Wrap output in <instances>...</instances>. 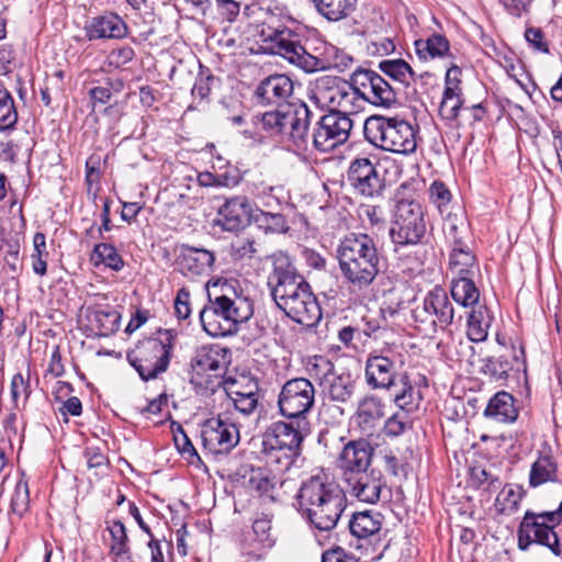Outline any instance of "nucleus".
<instances>
[{
  "instance_id": "nucleus-1",
  "label": "nucleus",
  "mask_w": 562,
  "mask_h": 562,
  "mask_svg": "<svg viewBox=\"0 0 562 562\" xmlns=\"http://www.w3.org/2000/svg\"><path fill=\"white\" fill-rule=\"evenodd\" d=\"M336 256L342 277L358 291L368 289L381 272L382 258L367 234L350 233L340 240Z\"/></svg>"
},
{
  "instance_id": "nucleus-2",
  "label": "nucleus",
  "mask_w": 562,
  "mask_h": 562,
  "mask_svg": "<svg viewBox=\"0 0 562 562\" xmlns=\"http://www.w3.org/2000/svg\"><path fill=\"white\" fill-rule=\"evenodd\" d=\"M256 32L266 52L283 57L305 72H315L327 68V61L310 54L301 44L300 34L282 20L272 15L258 25Z\"/></svg>"
},
{
  "instance_id": "nucleus-3",
  "label": "nucleus",
  "mask_w": 562,
  "mask_h": 562,
  "mask_svg": "<svg viewBox=\"0 0 562 562\" xmlns=\"http://www.w3.org/2000/svg\"><path fill=\"white\" fill-rule=\"evenodd\" d=\"M222 285L221 294L209 292V303L201 310L199 318L204 331L211 337L235 335L239 325L250 319L254 314L252 301L246 296L234 297L225 293Z\"/></svg>"
},
{
  "instance_id": "nucleus-4",
  "label": "nucleus",
  "mask_w": 562,
  "mask_h": 562,
  "mask_svg": "<svg viewBox=\"0 0 562 562\" xmlns=\"http://www.w3.org/2000/svg\"><path fill=\"white\" fill-rule=\"evenodd\" d=\"M417 130L397 116L373 114L363 123V135L375 148L396 154H413L417 147Z\"/></svg>"
},
{
  "instance_id": "nucleus-5",
  "label": "nucleus",
  "mask_w": 562,
  "mask_h": 562,
  "mask_svg": "<svg viewBox=\"0 0 562 562\" xmlns=\"http://www.w3.org/2000/svg\"><path fill=\"white\" fill-rule=\"evenodd\" d=\"M562 520L555 510L536 513L526 510L517 529V546L521 551H528L532 544L548 548L555 557L562 554L560 538L555 528Z\"/></svg>"
},
{
  "instance_id": "nucleus-6",
  "label": "nucleus",
  "mask_w": 562,
  "mask_h": 562,
  "mask_svg": "<svg viewBox=\"0 0 562 562\" xmlns=\"http://www.w3.org/2000/svg\"><path fill=\"white\" fill-rule=\"evenodd\" d=\"M172 347L171 331L160 330L159 337L140 341L134 350L127 353V360L143 381H149L167 371Z\"/></svg>"
},
{
  "instance_id": "nucleus-7",
  "label": "nucleus",
  "mask_w": 562,
  "mask_h": 562,
  "mask_svg": "<svg viewBox=\"0 0 562 562\" xmlns=\"http://www.w3.org/2000/svg\"><path fill=\"white\" fill-rule=\"evenodd\" d=\"M426 221L422 205L414 200L397 202L389 235L394 250L416 246L426 236Z\"/></svg>"
},
{
  "instance_id": "nucleus-8",
  "label": "nucleus",
  "mask_w": 562,
  "mask_h": 562,
  "mask_svg": "<svg viewBox=\"0 0 562 562\" xmlns=\"http://www.w3.org/2000/svg\"><path fill=\"white\" fill-rule=\"evenodd\" d=\"M318 102L326 104L329 112H340L350 117L362 108L360 98L352 85V75L349 80L336 76H324L316 81L314 94Z\"/></svg>"
},
{
  "instance_id": "nucleus-9",
  "label": "nucleus",
  "mask_w": 562,
  "mask_h": 562,
  "mask_svg": "<svg viewBox=\"0 0 562 562\" xmlns=\"http://www.w3.org/2000/svg\"><path fill=\"white\" fill-rule=\"evenodd\" d=\"M285 294L273 300L278 308L303 326L313 327L318 324L322 308L307 281Z\"/></svg>"
},
{
  "instance_id": "nucleus-10",
  "label": "nucleus",
  "mask_w": 562,
  "mask_h": 562,
  "mask_svg": "<svg viewBox=\"0 0 562 562\" xmlns=\"http://www.w3.org/2000/svg\"><path fill=\"white\" fill-rule=\"evenodd\" d=\"M311 374L318 380L323 393L333 402L347 403L356 390V381L349 372L338 373L334 363L323 357H314Z\"/></svg>"
},
{
  "instance_id": "nucleus-11",
  "label": "nucleus",
  "mask_w": 562,
  "mask_h": 562,
  "mask_svg": "<svg viewBox=\"0 0 562 562\" xmlns=\"http://www.w3.org/2000/svg\"><path fill=\"white\" fill-rule=\"evenodd\" d=\"M314 403V385L305 378L286 381L278 397L279 411L288 419L307 420L306 415L313 408Z\"/></svg>"
},
{
  "instance_id": "nucleus-12",
  "label": "nucleus",
  "mask_w": 562,
  "mask_h": 562,
  "mask_svg": "<svg viewBox=\"0 0 562 562\" xmlns=\"http://www.w3.org/2000/svg\"><path fill=\"white\" fill-rule=\"evenodd\" d=\"M390 349L373 350L366 359L364 378L372 390L391 391L397 386V378L404 361Z\"/></svg>"
},
{
  "instance_id": "nucleus-13",
  "label": "nucleus",
  "mask_w": 562,
  "mask_h": 562,
  "mask_svg": "<svg viewBox=\"0 0 562 562\" xmlns=\"http://www.w3.org/2000/svg\"><path fill=\"white\" fill-rule=\"evenodd\" d=\"M351 75L361 108L366 102L385 109L396 104L395 89L376 71L358 67Z\"/></svg>"
},
{
  "instance_id": "nucleus-14",
  "label": "nucleus",
  "mask_w": 562,
  "mask_h": 562,
  "mask_svg": "<svg viewBox=\"0 0 562 562\" xmlns=\"http://www.w3.org/2000/svg\"><path fill=\"white\" fill-rule=\"evenodd\" d=\"M352 125V120L340 112L324 114L313 130V147L322 153L334 150L348 140Z\"/></svg>"
},
{
  "instance_id": "nucleus-15",
  "label": "nucleus",
  "mask_w": 562,
  "mask_h": 562,
  "mask_svg": "<svg viewBox=\"0 0 562 562\" xmlns=\"http://www.w3.org/2000/svg\"><path fill=\"white\" fill-rule=\"evenodd\" d=\"M347 179L353 190L366 198H380L385 189L381 166L367 157H358L350 162Z\"/></svg>"
},
{
  "instance_id": "nucleus-16",
  "label": "nucleus",
  "mask_w": 562,
  "mask_h": 562,
  "mask_svg": "<svg viewBox=\"0 0 562 562\" xmlns=\"http://www.w3.org/2000/svg\"><path fill=\"white\" fill-rule=\"evenodd\" d=\"M218 352L211 347L199 348L190 361V383L198 389L210 390L212 393L221 385V361Z\"/></svg>"
},
{
  "instance_id": "nucleus-17",
  "label": "nucleus",
  "mask_w": 562,
  "mask_h": 562,
  "mask_svg": "<svg viewBox=\"0 0 562 562\" xmlns=\"http://www.w3.org/2000/svg\"><path fill=\"white\" fill-rule=\"evenodd\" d=\"M345 495L342 488L334 481L321 475H313L304 481L297 493L300 510L306 516L327 502Z\"/></svg>"
},
{
  "instance_id": "nucleus-18",
  "label": "nucleus",
  "mask_w": 562,
  "mask_h": 562,
  "mask_svg": "<svg viewBox=\"0 0 562 562\" xmlns=\"http://www.w3.org/2000/svg\"><path fill=\"white\" fill-rule=\"evenodd\" d=\"M201 440L203 448L213 454L228 453L239 442V430L221 416L212 417L202 426Z\"/></svg>"
},
{
  "instance_id": "nucleus-19",
  "label": "nucleus",
  "mask_w": 562,
  "mask_h": 562,
  "mask_svg": "<svg viewBox=\"0 0 562 562\" xmlns=\"http://www.w3.org/2000/svg\"><path fill=\"white\" fill-rule=\"evenodd\" d=\"M305 278L297 271L291 258L280 251L272 256V270L268 277V286L273 300L305 283Z\"/></svg>"
},
{
  "instance_id": "nucleus-20",
  "label": "nucleus",
  "mask_w": 562,
  "mask_h": 562,
  "mask_svg": "<svg viewBox=\"0 0 562 562\" xmlns=\"http://www.w3.org/2000/svg\"><path fill=\"white\" fill-rule=\"evenodd\" d=\"M310 430L307 420L289 419L271 423L262 434V439L272 441L285 450L302 448L303 441Z\"/></svg>"
},
{
  "instance_id": "nucleus-21",
  "label": "nucleus",
  "mask_w": 562,
  "mask_h": 562,
  "mask_svg": "<svg viewBox=\"0 0 562 562\" xmlns=\"http://www.w3.org/2000/svg\"><path fill=\"white\" fill-rule=\"evenodd\" d=\"M293 81L284 74H274L262 79L255 90V98L259 105H274L284 108L289 102V98L293 94Z\"/></svg>"
},
{
  "instance_id": "nucleus-22",
  "label": "nucleus",
  "mask_w": 562,
  "mask_h": 562,
  "mask_svg": "<svg viewBox=\"0 0 562 562\" xmlns=\"http://www.w3.org/2000/svg\"><path fill=\"white\" fill-rule=\"evenodd\" d=\"M482 373L488 375L495 382L504 383L508 380L512 371L525 374L527 372L525 350L520 345L512 346L510 350L496 357H487L484 359V364L481 369Z\"/></svg>"
},
{
  "instance_id": "nucleus-23",
  "label": "nucleus",
  "mask_w": 562,
  "mask_h": 562,
  "mask_svg": "<svg viewBox=\"0 0 562 562\" xmlns=\"http://www.w3.org/2000/svg\"><path fill=\"white\" fill-rule=\"evenodd\" d=\"M252 217V207L247 196L236 195L226 199L218 209L215 223L226 232H237L246 227Z\"/></svg>"
},
{
  "instance_id": "nucleus-24",
  "label": "nucleus",
  "mask_w": 562,
  "mask_h": 562,
  "mask_svg": "<svg viewBox=\"0 0 562 562\" xmlns=\"http://www.w3.org/2000/svg\"><path fill=\"white\" fill-rule=\"evenodd\" d=\"M373 453L374 448L364 439L351 440L345 445L338 458V467L342 471V479L369 470Z\"/></svg>"
},
{
  "instance_id": "nucleus-25",
  "label": "nucleus",
  "mask_w": 562,
  "mask_h": 562,
  "mask_svg": "<svg viewBox=\"0 0 562 562\" xmlns=\"http://www.w3.org/2000/svg\"><path fill=\"white\" fill-rule=\"evenodd\" d=\"M344 481L355 497L369 504L378 503L382 488L386 486L383 474L378 469L356 473Z\"/></svg>"
},
{
  "instance_id": "nucleus-26",
  "label": "nucleus",
  "mask_w": 562,
  "mask_h": 562,
  "mask_svg": "<svg viewBox=\"0 0 562 562\" xmlns=\"http://www.w3.org/2000/svg\"><path fill=\"white\" fill-rule=\"evenodd\" d=\"M178 251L177 265L183 276L196 277L212 271L215 261L213 251L188 244H181Z\"/></svg>"
},
{
  "instance_id": "nucleus-27",
  "label": "nucleus",
  "mask_w": 562,
  "mask_h": 562,
  "mask_svg": "<svg viewBox=\"0 0 562 562\" xmlns=\"http://www.w3.org/2000/svg\"><path fill=\"white\" fill-rule=\"evenodd\" d=\"M312 115V111L304 102L299 101L292 104L288 132L284 135L301 150H307L312 142V135L310 136L308 133Z\"/></svg>"
},
{
  "instance_id": "nucleus-28",
  "label": "nucleus",
  "mask_w": 562,
  "mask_h": 562,
  "mask_svg": "<svg viewBox=\"0 0 562 562\" xmlns=\"http://www.w3.org/2000/svg\"><path fill=\"white\" fill-rule=\"evenodd\" d=\"M127 25L116 13H105L94 16L86 26L87 37L92 40L100 38H124L127 35Z\"/></svg>"
},
{
  "instance_id": "nucleus-29",
  "label": "nucleus",
  "mask_w": 562,
  "mask_h": 562,
  "mask_svg": "<svg viewBox=\"0 0 562 562\" xmlns=\"http://www.w3.org/2000/svg\"><path fill=\"white\" fill-rule=\"evenodd\" d=\"M347 506L346 495L337 497L322 505L319 508L308 513L307 521L319 531L333 530L340 520Z\"/></svg>"
},
{
  "instance_id": "nucleus-30",
  "label": "nucleus",
  "mask_w": 562,
  "mask_h": 562,
  "mask_svg": "<svg viewBox=\"0 0 562 562\" xmlns=\"http://www.w3.org/2000/svg\"><path fill=\"white\" fill-rule=\"evenodd\" d=\"M449 270L452 278L480 276L477 258L464 240H457L456 246H452Z\"/></svg>"
},
{
  "instance_id": "nucleus-31",
  "label": "nucleus",
  "mask_w": 562,
  "mask_h": 562,
  "mask_svg": "<svg viewBox=\"0 0 562 562\" xmlns=\"http://www.w3.org/2000/svg\"><path fill=\"white\" fill-rule=\"evenodd\" d=\"M428 308L431 310L432 319L436 321L437 330H446L454 318L453 304L450 301L447 291L441 286H435L427 294Z\"/></svg>"
},
{
  "instance_id": "nucleus-32",
  "label": "nucleus",
  "mask_w": 562,
  "mask_h": 562,
  "mask_svg": "<svg viewBox=\"0 0 562 562\" xmlns=\"http://www.w3.org/2000/svg\"><path fill=\"white\" fill-rule=\"evenodd\" d=\"M484 416L498 423H514L518 417L514 396L505 391L497 392L488 401Z\"/></svg>"
},
{
  "instance_id": "nucleus-33",
  "label": "nucleus",
  "mask_w": 562,
  "mask_h": 562,
  "mask_svg": "<svg viewBox=\"0 0 562 562\" xmlns=\"http://www.w3.org/2000/svg\"><path fill=\"white\" fill-rule=\"evenodd\" d=\"M357 424L363 431L372 430L384 416V404L375 395H368L358 403Z\"/></svg>"
},
{
  "instance_id": "nucleus-34",
  "label": "nucleus",
  "mask_w": 562,
  "mask_h": 562,
  "mask_svg": "<svg viewBox=\"0 0 562 562\" xmlns=\"http://www.w3.org/2000/svg\"><path fill=\"white\" fill-rule=\"evenodd\" d=\"M261 446V453L266 462L276 465L280 472L289 471L302 454V448L285 450L283 447H278L274 442L265 439H262Z\"/></svg>"
},
{
  "instance_id": "nucleus-35",
  "label": "nucleus",
  "mask_w": 562,
  "mask_h": 562,
  "mask_svg": "<svg viewBox=\"0 0 562 562\" xmlns=\"http://www.w3.org/2000/svg\"><path fill=\"white\" fill-rule=\"evenodd\" d=\"M382 515L371 510L353 513L348 520L350 533L358 539H367L381 530Z\"/></svg>"
},
{
  "instance_id": "nucleus-36",
  "label": "nucleus",
  "mask_w": 562,
  "mask_h": 562,
  "mask_svg": "<svg viewBox=\"0 0 562 562\" xmlns=\"http://www.w3.org/2000/svg\"><path fill=\"white\" fill-rule=\"evenodd\" d=\"M558 481V463L553 456L541 453L537 460L531 464L529 473V485L538 487L546 483H554Z\"/></svg>"
},
{
  "instance_id": "nucleus-37",
  "label": "nucleus",
  "mask_w": 562,
  "mask_h": 562,
  "mask_svg": "<svg viewBox=\"0 0 562 562\" xmlns=\"http://www.w3.org/2000/svg\"><path fill=\"white\" fill-rule=\"evenodd\" d=\"M414 46L420 60L450 56V43L445 35L439 33H434L426 40H416Z\"/></svg>"
},
{
  "instance_id": "nucleus-38",
  "label": "nucleus",
  "mask_w": 562,
  "mask_h": 562,
  "mask_svg": "<svg viewBox=\"0 0 562 562\" xmlns=\"http://www.w3.org/2000/svg\"><path fill=\"white\" fill-rule=\"evenodd\" d=\"M292 104L284 108H277L274 111L265 112L256 119L261 123L262 128L270 136L284 135L288 132V123L291 115Z\"/></svg>"
},
{
  "instance_id": "nucleus-39",
  "label": "nucleus",
  "mask_w": 562,
  "mask_h": 562,
  "mask_svg": "<svg viewBox=\"0 0 562 562\" xmlns=\"http://www.w3.org/2000/svg\"><path fill=\"white\" fill-rule=\"evenodd\" d=\"M492 316L484 305L473 308L468 317V338L473 342H481L487 338Z\"/></svg>"
},
{
  "instance_id": "nucleus-40",
  "label": "nucleus",
  "mask_w": 562,
  "mask_h": 562,
  "mask_svg": "<svg viewBox=\"0 0 562 562\" xmlns=\"http://www.w3.org/2000/svg\"><path fill=\"white\" fill-rule=\"evenodd\" d=\"M450 292L453 300L464 307L477 304L480 299V291L475 285L474 277L452 278Z\"/></svg>"
},
{
  "instance_id": "nucleus-41",
  "label": "nucleus",
  "mask_w": 562,
  "mask_h": 562,
  "mask_svg": "<svg viewBox=\"0 0 562 562\" xmlns=\"http://www.w3.org/2000/svg\"><path fill=\"white\" fill-rule=\"evenodd\" d=\"M319 14L328 21H339L356 10L357 0H313Z\"/></svg>"
},
{
  "instance_id": "nucleus-42",
  "label": "nucleus",
  "mask_w": 562,
  "mask_h": 562,
  "mask_svg": "<svg viewBox=\"0 0 562 562\" xmlns=\"http://www.w3.org/2000/svg\"><path fill=\"white\" fill-rule=\"evenodd\" d=\"M121 314L115 307L97 308L92 312L90 322L97 328V335L108 337L116 333L120 328Z\"/></svg>"
},
{
  "instance_id": "nucleus-43",
  "label": "nucleus",
  "mask_w": 562,
  "mask_h": 562,
  "mask_svg": "<svg viewBox=\"0 0 562 562\" xmlns=\"http://www.w3.org/2000/svg\"><path fill=\"white\" fill-rule=\"evenodd\" d=\"M90 260L95 267L104 265L114 271H120L124 267V260L117 252L116 248L108 243L97 244L93 248Z\"/></svg>"
},
{
  "instance_id": "nucleus-44",
  "label": "nucleus",
  "mask_w": 562,
  "mask_h": 562,
  "mask_svg": "<svg viewBox=\"0 0 562 562\" xmlns=\"http://www.w3.org/2000/svg\"><path fill=\"white\" fill-rule=\"evenodd\" d=\"M379 69L391 79L408 85V79L415 80L416 72L404 59H385L379 63Z\"/></svg>"
},
{
  "instance_id": "nucleus-45",
  "label": "nucleus",
  "mask_w": 562,
  "mask_h": 562,
  "mask_svg": "<svg viewBox=\"0 0 562 562\" xmlns=\"http://www.w3.org/2000/svg\"><path fill=\"white\" fill-rule=\"evenodd\" d=\"M251 220L266 233L281 234L290 229L285 216L281 213L257 210L256 213L252 214Z\"/></svg>"
},
{
  "instance_id": "nucleus-46",
  "label": "nucleus",
  "mask_w": 562,
  "mask_h": 562,
  "mask_svg": "<svg viewBox=\"0 0 562 562\" xmlns=\"http://www.w3.org/2000/svg\"><path fill=\"white\" fill-rule=\"evenodd\" d=\"M18 119L19 115L12 94L7 89H0V132H12Z\"/></svg>"
},
{
  "instance_id": "nucleus-47",
  "label": "nucleus",
  "mask_w": 562,
  "mask_h": 562,
  "mask_svg": "<svg viewBox=\"0 0 562 562\" xmlns=\"http://www.w3.org/2000/svg\"><path fill=\"white\" fill-rule=\"evenodd\" d=\"M106 529L111 536L110 553L115 558L128 553L130 538L125 525L121 520H112Z\"/></svg>"
},
{
  "instance_id": "nucleus-48",
  "label": "nucleus",
  "mask_w": 562,
  "mask_h": 562,
  "mask_svg": "<svg viewBox=\"0 0 562 562\" xmlns=\"http://www.w3.org/2000/svg\"><path fill=\"white\" fill-rule=\"evenodd\" d=\"M464 102L463 92H442L439 105L440 117L448 122L456 121L460 111L464 109Z\"/></svg>"
},
{
  "instance_id": "nucleus-49",
  "label": "nucleus",
  "mask_w": 562,
  "mask_h": 562,
  "mask_svg": "<svg viewBox=\"0 0 562 562\" xmlns=\"http://www.w3.org/2000/svg\"><path fill=\"white\" fill-rule=\"evenodd\" d=\"M522 493L513 486L504 487L495 501V509L498 514L510 516L519 509Z\"/></svg>"
},
{
  "instance_id": "nucleus-50",
  "label": "nucleus",
  "mask_w": 562,
  "mask_h": 562,
  "mask_svg": "<svg viewBox=\"0 0 562 562\" xmlns=\"http://www.w3.org/2000/svg\"><path fill=\"white\" fill-rule=\"evenodd\" d=\"M393 401L401 408L405 409L415 402L416 391L412 385L407 372H402L397 378V386L392 390Z\"/></svg>"
},
{
  "instance_id": "nucleus-51",
  "label": "nucleus",
  "mask_w": 562,
  "mask_h": 562,
  "mask_svg": "<svg viewBox=\"0 0 562 562\" xmlns=\"http://www.w3.org/2000/svg\"><path fill=\"white\" fill-rule=\"evenodd\" d=\"M472 485L476 488H483L488 492H495L502 486L499 476L493 473L492 470L485 469L481 465L471 468Z\"/></svg>"
},
{
  "instance_id": "nucleus-52",
  "label": "nucleus",
  "mask_w": 562,
  "mask_h": 562,
  "mask_svg": "<svg viewBox=\"0 0 562 562\" xmlns=\"http://www.w3.org/2000/svg\"><path fill=\"white\" fill-rule=\"evenodd\" d=\"M278 484L282 485V482L276 475H271L268 470L261 468L251 470L249 485L261 495H271Z\"/></svg>"
},
{
  "instance_id": "nucleus-53",
  "label": "nucleus",
  "mask_w": 562,
  "mask_h": 562,
  "mask_svg": "<svg viewBox=\"0 0 562 562\" xmlns=\"http://www.w3.org/2000/svg\"><path fill=\"white\" fill-rule=\"evenodd\" d=\"M427 296L424 297L423 305L416 306L412 311V318L414 319L415 327L425 335L437 333L436 324L431 316V310L428 308Z\"/></svg>"
},
{
  "instance_id": "nucleus-54",
  "label": "nucleus",
  "mask_w": 562,
  "mask_h": 562,
  "mask_svg": "<svg viewBox=\"0 0 562 562\" xmlns=\"http://www.w3.org/2000/svg\"><path fill=\"white\" fill-rule=\"evenodd\" d=\"M215 81H217V79L212 74L211 69L200 64L199 72L191 91L192 95L200 100L206 99L210 95Z\"/></svg>"
},
{
  "instance_id": "nucleus-55",
  "label": "nucleus",
  "mask_w": 562,
  "mask_h": 562,
  "mask_svg": "<svg viewBox=\"0 0 562 562\" xmlns=\"http://www.w3.org/2000/svg\"><path fill=\"white\" fill-rule=\"evenodd\" d=\"M30 505V491L26 481L20 480L14 488L10 508L11 512L19 517H22L27 512Z\"/></svg>"
},
{
  "instance_id": "nucleus-56",
  "label": "nucleus",
  "mask_w": 562,
  "mask_h": 562,
  "mask_svg": "<svg viewBox=\"0 0 562 562\" xmlns=\"http://www.w3.org/2000/svg\"><path fill=\"white\" fill-rule=\"evenodd\" d=\"M428 193L430 201L436 205L440 213H443L452 199V194L446 183L440 180H435L430 184Z\"/></svg>"
},
{
  "instance_id": "nucleus-57",
  "label": "nucleus",
  "mask_w": 562,
  "mask_h": 562,
  "mask_svg": "<svg viewBox=\"0 0 562 562\" xmlns=\"http://www.w3.org/2000/svg\"><path fill=\"white\" fill-rule=\"evenodd\" d=\"M134 57L135 50L128 45H123L113 48L109 53L106 57V64L109 67L119 69L131 63L134 59Z\"/></svg>"
},
{
  "instance_id": "nucleus-58",
  "label": "nucleus",
  "mask_w": 562,
  "mask_h": 562,
  "mask_svg": "<svg viewBox=\"0 0 562 562\" xmlns=\"http://www.w3.org/2000/svg\"><path fill=\"white\" fill-rule=\"evenodd\" d=\"M465 227V222L462 216L449 212L445 218L443 232L448 238L452 240V246H456L457 240H463L460 235V229Z\"/></svg>"
},
{
  "instance_id": "nucleus-59",
  "label": "nucleus",
  "mask_w": 562,
  "mask_h": 562,
  "mask_svg": "<svg viewBox=\"0 0 562 562\" xmlns=\"http://www.w3.org/2000/svg\"><path fill=\"white\" fill-rule=\"evenodd\" d=\"M525 38L528 45L536 52L548 54L549 43L540 27L530 26L525 31Z\"/></svg>"
},
{
  "instance_id": "nucleus-60",
  "label": "nucleus",
  "mask_w": 562,
  "mask_h": 562,
  "mask_svg": "<svg viewBox=\"0 0 562 562\" xmlns=\"http://www.w3.org/2000/svg\"><path fill=\"white\" fill-rule=\"evenodd\" d=\"M407 427V414L395 413L385 420L383 431L387 437L401 436Z\"/></svg>"
},
{
  "instance_id": "nucleus-61",
  "label": "nucleus",
  "mask_w": 562,
  "mask_h": 562,
  "mask_svg": "<svg viewBox=\"0 0 562 562\" xmlns=\"http://www.w3.org/2000/svg\"><path fill=\"white\" fill-rule=\"evenodd\" d=\"M252 530L256 539L263 546L271 547L273 539L271 538V520L267 516L259 517L252 522Z\"/></svg>"
},
{
  "instance_id": "nucleus-62",
  "label": "nucleus",
  "mask_w": 562,
  "mask_h": 562,
  "mask_svg": "<svg viewBox=\"0 0 562 562\" xmlns=\"http://www.w3.org/2000/svg\"><path fill=\"white\" fill-rule=\"evenodd\" d=\"M175 445L179 452L186 457L190 463L195 464L196 462H202L195 447L187 434L177 435L175 438Z\"/></svg>"
},
{
  "instance_id": "nucleus-63",
  "label": "nucleus",
  "mask_w": 562,
  "mask_h": 562,
  "mask_svg": "<svg viewBox=\"0 0 562 562\" xmlns=\"http://www.w3.org/2000/svg\"><path fill=\"white\" fill-rule=\"evenodd\" d=\"M461 76H462L461 68L456 64H451L446 71L443 92H447V91L448 92L452 91L454 93L462 92Z\"/></svg>"
},
{
  "instance_id": "nucleus-64",
  "label": "nucleus",
  "mask_w": 562,
  "mask_h": 562,
  "mask_svg": "<svg viewBox=\"0 0 562 562\" xmlns=\"http://www.w3.org/2000/svg\"><path fill=\"white\" fill-rule=\"evenodd\" d=\"M175 314L178 319H187L191 314L190 291L181 288L175 299Z\"/></svg>"
}]
</instances>
